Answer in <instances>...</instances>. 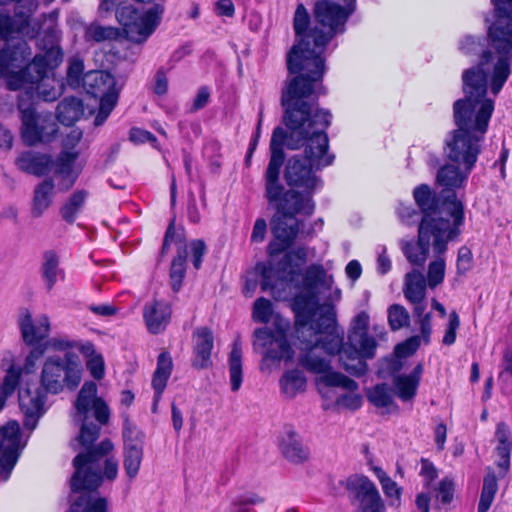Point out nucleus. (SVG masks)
I'll list each match as a JSON object with an SVG mask.
<instances>
[{
	"mask_svg": "<svg viewBox=\"0 0 512 512\" xmlns=\"http://www.w3.org/2000/svg\"><path fill=\"white\" fill-rule=\"evenodd\" d=\"M298 79L281 91L283 124L272 133L270 158L263 176L265 198L284 217L310 216L315 204L312 193L321 183L314 170L331 165L326 129L331 123L329 110L319 107L313 83Z\"/></svg>",
	"mask_w": 512,
	"mask_h": 512,
	"instance_id": "f257e3e1",
	"label": "nucleus"
},
{
	"mask_svg": "<svg viewBox=\"0 0 512 512\" xmlns=\"http://www.w3.org/2000/svg\"><path fill=\"white\" fill-rule=\"evenodd\" d=\"M96 393L97 385L92 381L85 382L75 402L74 419L81 423L78 440L88 449L73 459L72 502L67 512H107V500L98 495L97 489L103 481L100 461L114 446L109 439L92 446L100 436L101 425L107 424L110 417L107 404L96 397Z\"/></svg>",
	"mask_w": 512,
	"mask_h": 512,
	"instance_id": "f03ea898",
	"label": "nucleus"
},
{
	"mask_svg": "<svg viewBox=\"0 0 512 512\" xmlns=\"http://www.w3.org/2000/svg\"><path fill=\"white\" fill-rule=\"evenodd\" d=\"M318 295V291L305 289L293 299L295 334L301 351L298 362L308 372L321 374L319 380L325 386L355 391L357 382L340 372L331 371L330 360L316 353L319 348L335 353L342 342L334 306L319 305Z\"/></svg>",
	"mask_w": 512,
	"mask_h": 512,
	"instance_id": "7ed1b4c3",
	"label": "nucleus"
},
{
	"mask_svg": "<svg viewBox=\"0 0 512 512\" xmlns=\"http://www.w3.org/2000/svg\"><path fill=\"white\" fill-rule=\"evenodd\" d=\"M342 6L332 0H318L314 4V26L301 42L292 46L287 54V70L290 77L284 83L289 86L298 79L302 83H313L314 95H324L322 79L325 64L322 57L331 39L345 31V24L355 11V0H346Z\"/></svg>",
	"mask_w": 512,
	"mask_h": 512,
	"instance_id": "20e7f679",
	"label": "nucleus"
},
{
	"mask_svg": "<svg viewBox=\"0 0 512 512\" xmlns=\"http://www.w3.org/2000/svg\"><path fill=\"white\" fill-rule=\"evenodd\" d=\"M464 98L453 104V118L457 128L475 133L478 123L484 121L483 136L488 130L494 111V98L488 97V82L480 67H470L462 73Z\"/></svg>",
	"mask_w": 512,
	"mask_h": 512,
	"instance_id": "39448f33",
	"label": "nucleus"
},
{
	"mask_svg": "<svg viewBox=\"0 0 512 512\" xmlns=\"http://www.w3.org/2000/svg\"><path fill=\"white\" fill-rule=\"evenodd\" d=\"M493 11L486 17L489 43L497 55L491 72V93L495 98L511 74L512 0H491Z\"/></svg>",
	"mask_w": 512,
	"mask_h": 512,
	"instance_id": "423d86ee",
	"label": "nucleus"
},
{
	"mask_svg": "<svg viewBox=\"0 0 512 512\" xmlns=\"http://www.w3.org/2000/svg\"><path fill=\"white\" fill-rule=\"evenodd\" d=\"M413 197L422 213L420 222L429 219L437 226L443 222L445 231H448V239L458 238L464 225L465 213L464 204L457 199L456 192L442 189L436 194L428 185L421 184L414 189Z\"/></svg>",
	"mask_w": 512,
	"mask_h": 512,
	"instance_id": "0eeeda50",
	"label": "nucleus"
},
{
	"mask_svg": "<svg viewBox=\"0 0 512 512\" xmlns=\"http://www.w3.org/2000/svg\"><path fill=\"white\" fill-rule=\"evenodd\" d=\"M59 35L56 25L51 23L44 30V36L38 45L43 53L34 56L33 60L24 67L20 73L12 75L9 86L13 89L20 88L26 80L35 82L43 78L49 69L57 67L63 58V53L58 45Z\"/></svg>",
	"mask_w": 512,
	"mask_h": 512,
	"instance_id": "6e6552de",
	"label": "nucleus"
},
{
	"mask_svg": "<svg viewBox=\"0 0 512 512\" xmlns=\"http://www.w3.org/2000/svg\"><path fill=\"white\" fill-rule=\"evenodd\" d=\"M82 377V367L79 357L71 352H66L63 357L50 356L42 367L40 385L51 394H58L67 388L75 390Z\"/></svg>",
	"mask_w": 512,
	"mask_h": 512,
	"instance_id": "1a4fd4ad",
	"label": "nucleus"
},
{
	"mask_svg": "<svg viewBox=\"0 0 512 512\" xmlns=\"http://www.w3.org/2000/svg\"><path fill=\"white\" fill-rule=\"evenodd\" d=\"M436 225L429 219L419 223L418 239L416 242H405L402 251L409 263L413 266L423 267L432 247L434 255L444 254L447 251L448 242L455 239H448V231L443 225Z\"/></svg>",
	"mask_w": 512,
	"mask_h": 512,
	"instance_id": "9d476101",
	"label": "nucleus"
},
{
	"mask_svg": "<svg viewBox=\"0 0 512 512\" xmlns=\"http://www.w3.org/2000/svg\"><path fill=\"white\" fill-rule=\"evenodd\" d=\"M484 124V121L480 120L474 134L456 128L445 139L444 151L447 158L462 166L467 172L473 170L481 153V145L485 138L483 136Z\"/></svg>",
	"mask_w": 512,
	"mask_h": 512,
	"instance_id": "9b49d317",
	"label": "nucleus"
},
{
	"mask_svg": "<svg viewBox=\"0 0 512 512\" xmlns=\"http://www.w3.org/2000/svg\"><path fill=\"white\" fill-rule=\"evenodd\" d=\"M32 94L26 91L18 98L21 113V136L25 144L32 146L38 142L48 141L57 132V124L51 114H38L31 102Z\"/></svg>",
	"mask_w": 512,
	"mask_h": 512,
	"instance_id": "f8f14e48",
	"label": "nucleus"
},
{
	"mask_svg": "<svg viewBox=\"0 0 512 512\" xmlns=\"http://www.w3.org/2000/svg\"><path fill=\"white\" fill-rule=\"evenodd\" d=\"M24 448L17 421H9L0 427V477L7 481Z\"/></svg>",
	"mask_w": 512,
	"mask_h": 512,
	"instance_id": "ddd939ff",
	"label": "nucleus"
},
{
	"mask_svg": "<svg viewBox=\"0 0 512 512\" xmlns=\"http://www.w3.org/2000/svg\"><path fill=\"white\" fill-rule=\"evenodd\" d=\"M346 489L354 501L358 502L359 512H385V504L376 485L364 475H351L346 480Z\"/></svg>",
	"mask_w": 512,
	"mask_h": 512,
	"instance_id": "4468645a",
	"label": "nucleus"
},
{
	"mask_svg": "<svg viewBox=\"0 0 512 512\" xmlns=\"http://www.w3.org/2000/svg\"><path fill=\"white\" fill-rule=\"evenodd\" d=\"M281 217H274L271 221L272 233L274 240L268 245V253L270 256H277L286 251L295 241L298 235L309 236L313 233V228L305 229L303 220L296 219L294 224L289 225L284 216L277 213ZM293 216L292 218H294Z\"/></svg>",
	"mask_w": 512,
	"mask_h": 512,
	"instance_id": "2eb2a0df",
	"label": "nucleus"
},
{
	"mask_svg": "<svg viewBox=\"0 0 512 512\" xmlns=\"http://www.w3.org/2000/svg\"><path fill=\"white\" fill-rule=\"evenodd\" d=\"M48 393L41 385L34 388L27 386L19 389V407L24 417L23 425L26 429L34 430L39 419L45 414Z\"/></svg>",
	"mask_w": 512,
	"mask_h": 512,
	"instance_id": "dca6fc26",
	"label": "nucleus"
},
{
	"mask_svg": "<svg viewBox=\"0 0 512 512\" xmlns=\"http://www.w3.org/2000/svg\"><path fill=\"white\" fill-rule=\"evenodd\" d=\"M339 333L342 334V342L337 352L329 353L319 348L316 353L320 356L321 352L325 353L327 356L339 355L341 366L347 373L356 377L363 376L368 369V365L365 359L370 358L364 354L362 347H359V345L350 344L347 342L344 343V331L342 329H339ZM324 358L326 357L324 356Z\"/></svg>",
	"mask_w": 512,
	"mask_h": 512,
	"instance_id": "f3484780",
	"label": "nucleus"
},
{
	"mask_svg": "<svg viewBox=\"0 0 512 512\" xmlns=\"http://www.w3.org/2000/svg\"><path fill=\"white\" fill-rule=\"evenodd\" d=\"M458 49L467 57L480 58L479 63L473 67H480L488 80L490 69L486 66H488L494 59L497 60V55L492 49L488 38L484 39L479 36L465 35L460 39ZM496 62L497 61H495V63Z\"/></svg>",
	"mask_w": 512,
	"mask_h": 512,
	"instance_id": "a211bd4d",
	"label": "nucleus"
},
{
	"mask_svg": "<svg viewBox=\"0 0 512 512\" xmlns=\"http://www.w3.org/2000/svg\"><path fill=\"white\" fill-rule=\"evenodd\" d=\"M369 315L365 311L358 313L351 321L347 343L359 345L369 358L375 357L377 342L368 335Z\"/></svg>",
	"mask_w": 512,
	"mask_h": 512,
	"instance_id": "6ab92c4d",
	"label": "nucleus"
},
{
	"mask_svg": "<svg viewBox=\"0 0 512 512\" xmlns=\"http://www.w3.org/2000/svg\"><path fill=\"white\" fill-rule=\"evenodd\" d=\"M31 55L30 48L26 42L19 43L16 47H4L0 50V78H6L7 87L10 90L16 91L20 88H11L9 80L12 75L20 73L24 70L15 71L21 64Z\"/></svg>",
	"mask_w": 512,
	"mask_h": 512,
	"instance_id": "aec40b11",
	"label": "nucleus"
},
{
	"mask_svg": "<svg viewBox=\"0 0 512 512\" xmlns=\"http://www.w3.org/2000/svg\"><path fill=\"white\" fill-rule=\"evenodd\" d=\"M114 77L107 71L93 70L85 73L83 77V88L87 94L93 97H99L100 100L108 95H113L118 99Z\"/></svg>",
	"mask_w": 512,
	"mask_h": 512,
	"instance_id": "412c9836",
	"label": "nucleus"
},
{
	"mask_svg": "<svg viewBox=\"0 0 512 512\" xmlns=\"http://www.w3.org/2000/svg\"><path fill=\"white\" fill-rule=\"evenodd\" d=\"M19 328L22 338L27 345L38 344L49 335V317L42 314L33 320L32 315L26 311L19 320Z\"/></svg>",
	"mask_w": 512,
	"mask_h": 512,
	"instance_id": "4be33fe9",
	"label": "nucleus"
},
{
	"mask_svg": "<svg viewBox=\"0 0 512 512\" xmlns=\"http://www.w3.org/2000/svg\"><path fill=\"white\" fill-rule=\"evenodd\" d=\"M193 340V367L197 369H207L211 367V353L214 346L212 331L207 327L198 328L193 334Z\"/></svg>",
	"mask_w": 512,
	"mask_h": 512,
	"instance_id": "5701e85b",
	"label": "nucleus"
},
{
	"mask_svg": "<svg viewBox=\"0 0 512 512\" xmlns=\"http://www.w3.org/2000/svg\"><path fill=\"white\" fill-rule=\"evenodd\" d=\"M171 307L169 304L154 300L144 307L143 317L150 333L158 334L165 330L170 321Z\"/></svg>",
	"mask_w": 512,
	"mask_h": 512,
	"instance_id": "b1692460",
	"label": "nucleus"
},
{
	"mask_svg": "<svg viewBox=\"0 0 512 512\" xmlns=\"http://www.w3.org/2000/svg\"><path fill=\"white\" fill-rule=\"evenodd\" d=\"M53 161L48 154H44L34 150L22 152L15 160V164L19 170L34 176L45 175Z\"/></svg>",
	"mask_w": 512,
	"mask_h": 512,
	"instance_id": "393cba45",
	"label": "nucleus"
},
{
	"mask_svg": "<svg viewBox=\"0 0 512 512\" xmlns=\"http://www.w3.org/2000/svg\"><path fill=\"white\" fill-rule=\"evenodd\" d=\"M495 438L497 440L495 452L499 457L496 465L502 471L504 476L510 469V458L512 452V432L505 422H499L497 424Z\"/></svg>",
	"mask_w": 512,
	"mask_h": 512,
	"instance_id": "a878e982",
	"label": "nucleus"
},
{
	"mask_svg": "<svg viewBox=\"0 0 512 512\" xmlns=\"http://www.w3.org/2000/svg\"><path fill=\"white\" fill-rule=\"evenodd\" d=\"M55 197V184L53 179L46 178L34 188L31 215L33 218L41 217L51 206Z\"/></svg>",
	"mask_w": 512,
	"mask_h": 512,
	"instance_id": "bb28decb",
	"label": "nucleus"
},
{
	"mask_svg": "<svg viewBox=\"0 0 512 512\" xmlns=\"http://www.w3.org/2000/svg\"><path fill=\"white\" fill-rule=\"evenodd\" d=\"M422 372L423 366L422 364H418L414 367L410 374H399L394 376L393 385L395 387L397 396L402 401H410L415 397L421 380Z\"/></svg>",
	"mask_w": 512,
	"mask_h": 512,
	"instance_id": "cd10ccee",
	"label": "nucleus"
},
{
	"mask_svg": "<svg viewBox=\"0 0 512 512\" xmlns=\"http://www.w3.org/2000/svg\"><path fill=\"white\" fill-rule=\"evenodd\" d=\"M332 275H328L320 264H312L305 270L303 285L306 290L318 291L331 290L333 285Z\"/></svg>",
	"mask_w": 512,
	"mask_h": 512,
	"instance_id": "c85d7f7f",
	"label": "nucleus"
},
{
	"mask_svg": "<svg viewBox=\"0 0 512 512\" xmlns=\"http://www.w3.org/2000/svg\"><path fill=\"white\" fill-rule=\"evenodd\" d=\"M279 385L282 394L288 399H293L298 394L305 392L307 379L301 370L291 369L283 373Z\"/></svg>",
	"mask_w": 512,
	"mask_h": 512,
	"instance_id": "c756f323",
	"label": "nucleus"
},
{
	"mask_svg": "<svg viewBox=\"0 0 512 512\" xmlns=\"http://www.w3.org/2000/svg\"><path fill=\"white\" fill-rule=\"evenodd\" d=\"M469 174L464 168L461 171L458 166L446 164L438 170L436 179L443 189L455 192V189L463 186Z\"/></svg>",
	"mask_w": 512,
	"mask_h": 512,
	"instance_id": "7c9ffc66",
	"label": "nucleus"
},
{
	"mask_svg": "<svg viewBox=\"0 0 512 512\" xmlns=\"http://www.w3.org/2000/svg\"><path fill=\"white\" fill-rule=\"evenodd\" d=\"M26 20H20L14 14V17L7 13L0 12V37L7 40L14 34L35 38V30H28Z\"/></svg>",
	"mask_w": 512,
	"mask_h": 512,
	"instance_id": "2f4dec72",
	"label": "nucleus"
},
{
	"mask_svg": "<svg viewBox=\"0 0 512 512\" xmlns=\"http://www.w3.org/2000/svg\"><path fill=\"white\" fill-rule=\"evenodd\" d=\"M427 282L424 274L414 269L405 275L403 293L408 301L424 300Z\"/></svg>",
	"mask_w": 512,
	"mask_h": 512,
	"instance_id": "473e14b6",
	"label": "nucleus"
},
{
	"mask_svg": "<svg viewBox=\"0 0 512 512\" xmlns=\"http://www.w3.org/2000/svg\"><path fill=\"white\" fill-rule=\"evenodd\" d=\"M83 113V103L77 97H66L57 106V119L66 126L73 125Z\"/></svg>",
	"mask_w": 512,
	"mask_h": 512,
	"instance_id": "72a5a7b5",
	"label": "nucleus"
},
{
	"mask_svg": "<svg viewBox=\"0 0 512 512\" xmlns=\"http://www.w3.org/2000/svg\"><path fill=\"white\" fill-rule=\"evenodd\" d=\"M78 156L77 151L63 150L55 160V173L67 179V183L64 184L65 190L70 189L77 179V174H73L72 170Z\"/></svg>",
	"mask_w": 512,
	"mask_h": 512,
	"instance_id": "f704fd0d",
	"label": "nucleus"
},
{
	"mask_svg": "<svg viewBox=\"0 0 512 512\" xmlns=\"http://www.w3.org/2000/svg\"><path fill=\"white\" fill-rule=\"evenodd\" d=\"M88 196L89 192L87 190L80 189L73 192L64 202L59 213L66 223L73 224L76 221V218L82 211Z\"/></svg>",
	"mask_w": 512,
	"mask_h": 512,
	"instance_id": "c9c22d12",
	"label": "nucleus"
},
{
	"mask_svg": "<svg viewBox=\"0 0 512 512\" xmlns=\"http://www.w3.org/2000/svg\"><path fill=\"white\" fill-rule=\"evenodd\" d=\"M22 367L11 365L7 370L3 381L0 383V412L6 405L7 400L15 393L22 376Z\"/></svg>",
	"mask_w": 512,
	"mask_h": 512,
	"instance_id": "e433bc0d",
	"label": "nucleus"
},
{
	"mask_svg": "<svg viewBox=\"0 0 512 512\" xmlns=\"http://www.w3.org/2000/svg\"><path fill=\"white\" fill-rule=\"evenodd\" d=\"M229 375L231 390L236 392L240 389L242 384V347L241 343L236 340L233 343L232 350L228 359Z\"/></svg>",
	"mask_w": 512,
	"mask_h": 512,
	"instance_id": "4c0bfd02",
	"label": "nucleus"
},
{
	"mask_svg": "<svg viewBox=\"0 0 512 512\" xmlns=\"http://www.w3.org/2000/svg\"><path fill=\"white\" fill-rule=\"evenodd\" d=\"M16 2L18 5L15 7V15L20 20H26L28 30H35V37H37L41 31L42 21L41 19H31V16L38 8V1L21 0Z\"/></svg>",
	"mask_w": 512,
	"mask_h": 512,
	"instance_id": "58836bf2",
	"label": "nucleus"
},
{
	"mask_svg": "<svg viewBox=\"0 0 512 512\" xmlns=\"http://www.w3.org/2000/svg\"><path fill=\"white\" fill-rule=\"evenodd\" d=\"M187 247L178 249L177 256L173 259L170 267V285L174 292L181 289L186 274Z\"/></svg>",
	"mask_w": 512,
	"mask_h": 512,
	"instance_id": "ea45409f",
	"label": "nucleus"
},
{
	"mask_svg": "<svg viewBox=\"0 0 512 512\" xmlns=\"http://www.w3.org/2000/svg\"><path fill=\"white\" fill-rule=\"evenodd\" d=\"M144 454V447L123 446V466L127 476L133 479L137 476Z\"/></svg>",
	"mask_w": 512,
	"mask_h": 512,
	"instance_id": "a19ab883",
	"label": "nucleus"
},
{
	"mask_svg": "<svg viewBox=\"0 0 512 512\" xmlns=\"http://www.w3.org/2000/svg\"><path fill=\"white\" fill-rule=\"evenodd\" d=\"M498 490L497 477L494 472L489 471L484 479L481 490L477 512H487L493 503Z\"/></svg>",
	"mask_w": 512,
	"mask_h": 512,
	"instance_id": "79ce46f5",
	"label": "nucleus"
},
{
	"mask_svg": "<svg viewBox=\"0 0 512 512\" xmlns=\"http://www.w3.org/2000/svg\"><path fill=\"white\" fill-rule=\"evenodd\" d=\"M42 277L45 280L46 287L51 290L57 282L59 272V256L54 250H48L43 255Z\"/></svg>",
	"mask_w": 512,
	"mask_h": 512,
	"instance_id": "37998d69",
	"label": "nucleus"
},
{
	"mask_svg": "<svg viewBox=\"0 0 512 512\" xmlns=\"http://www.w3.org/2000/svg\"><path fill=\"white\" fill-rule=\"evenodd\" d=\"M282 453L287 460L295 464L303 463L309 457L308 449L295 439L293 434L283 441Z\"/></svg>",
	"mask_w": 512,
	"mask_h": 512,
	"instance_id": "c03bdc74",
	"label": "nucleus"
},
{
	"mask_svg": "<svg viewBox=\"0 0 512 512\" xmlns=\"http://www.w3.org/2000/svg\"><path fill=\"white\" fill-rule=\"evenodd\" d=\"M265 357L272 360H291L293 351L286 339V337L278 333L274 341L268 346Z\"/></svg>",
	"mask_w": 512,
	"mask_h": 512,
	"instance_id": "a18cd8bd",
	"label": "nucleus"
},
{
	"mask_svg": "<svg viewBox=\"0 0 512 512\" xmlns=\"http://www.w3.org/2000/svg\"><path fill=\"white\" fill-rule=\"evenodd\" d=\"M374 472L382 486V490L385 496L391 499L390 505H399L401 497V488L398 486V484L395 481H393L385 473L383 469L376 467L374 469Z\"/></svg>",
	"mask_w": 512,
	"mask_h": 512,
	"instance_id": "49530a36",
	"label": "nucleus"
},
{
	"mask_svg": "<svg viewBox=\"0 0 512 512\" xmlns=\"http://www.w3.org/2000/svg\"><path fill=\"white\" fill-rule=\"evenodd\" d=\"M308 250L306 247H296L283 256L280 261V265L283 270H287L289 275H294L296 272L295 268H300L307 260Z\"/></svg>",
	"mask_w": 512,
	"mask_h": 512,
	"instance_id": "de8ad7c7",
	"label": "nucleus"
},
{
	"mask_svg": "<svg viewBox=\"0 0 512 512\" xmlns=\"http://www.w3.org/2000/svg\"><path fill=\"white\" fill-rule=\"evenodd\" d=\"M455 484L449 478H444L440 481L438 487L433 490V497L437 509L449 505L454 498Z\"/></svg>",
	"mask_w": 512,
	"mask_h": 512,
	"instance_id": "09e8293b",
	"label": "nucleus"
},
{
	"mask_svg": "<svg viewBox=\"0 0 512 512\" xmlns=\"http://www.w3.org/2000/svg\"><path fill=\"white\" fill-rule=\"evenodd\" d=\"M264 498L256 493L248 492L235 497L230 506V512H255L254 505L262 504Z\"/></svg>",
	"mask_w": 512,
	"mask_h": 512,
	"instance_id": "8fccbe9b",
	"label": "nucleus"
},
{
	"mask_svg": "<svg viewBox=\"0 0 512 512\" xmlns=\"http://www.w3.org/2000/svg\"><path fill=\"white\" fill-rule=\"evenodd\" d=\"M436 259L430 262L427 273V284L430 288H435L441 284L445 276V259L443 254L435 255Z\"/></svg>",
	"mask_w": 512,
	"mask_h": 512,
	"instance_id": "3c124183",
	"label": "nucleus"
},
{
	"mask_svg": "<svg viewBox=\"0 0 512 512\" xmlns=\"http://www.w3.org/2000/svg\"><path fill=\"white\" fill-rule=\"evenodd\" d=\"M118 37V30L114 27H104L98 24H91L85 32L87 41H95L97 43L113 40Z\"/></svg>",
	"mask_w": 512,
	"mask_h": 512,
	"instance_id": "603ef678",
	"label": "nucleus"
},
{
	"mask_svg": "<svg viewBox=\"0 0 512 512\" xmlns=\"http://www.w3.org/2000/svg\"><path fill=\"white\" fill-rule=\"evenodd\" d=\"M122 436L124 442L123 446L144 447V433L128 418L124 420Z\"/></svg>",
	"mask_w": 512,
	"mask_h": 512,
	"instance_id": "864d4df0",
	"label": "nucleus"
},
{
	"mask_svg": "<svg viewBox=\"0 0 512 512\" xmlns=\"http://www.w3.org/2000/svg\"><path fill=\"white\" fill-rule=\"evenodd\" d=\"M46 75H47V73L43 76V78H41L40 80L35 81V82H30V81L26 80L25 82H23V85L20 87V89H22V88L33 89V85H36V87H35L36 94L38 95L39 98H41L42 100L47 101V102L56 100L61 95V91L55 87H50L49 89L47 88L48 85L44 82Z\"/></svg>",
	"mask_w": 512,
	"mask_h": 512,
	"instance_id": "5fc2aeb1",
	"label": "nucleus"
},
{
	"mask_svg": "<svg viewBox=\"0 0 512 512\" xmlns=\"http://www.w3.org/2000/svg\"><path fill=\"white\" fill-rule=\"evenodd\" d=\"M410 316L408 311L399 304H393L388 308V323L393 331L409 325Z\"/></svg>",
	"mask_w": 512,
	"mask_h": 512,
	"instance_id": "6e6d98bb",
	"label": "nucleus"
},
{
	"mask_svg": "<svg viewBox=\"0 0 512 512\" xmlns=\"http://www.w3.org/2000/svg\"><path fill=\"white\" fill-rule=\"evenodd\" d=\"M310 24V16L305 8V6L300 3L297 5L294 19H293V28L295 31L296 36H300L301 39L299 42H301L304 38L307 37V35L310 34V31L308 32V27Z\"/></svg>",
	"mask_w": 512,
	"mask_h": 512,
	"instance_id": "4d7b16f0",
	"label": "nucleus"
},
{
	"mask_svg": "<svg viewBox=\"0 0 512 512\" xmlns=\"http://www.w3.org/2000/svg\"><path fill=\"white\" fill-rule=\"evenodd\" d=\"M368 399L378 408L388 407L392 403L391 390L385 383L377 384L369 391Z\"/></svg>",
	"mask_w": 512,
	"mask_h": 512,
	"instance_id": "13d9d810",
	"label": "nucleus"
},
{
	"mask_svg": "<svg viewBox=\"0 0 512 512\" xmlns=\"http://www.w3.org/2000/svg\"><path fill=\"white\" fill-rule=\"evenodd\" d=\"M84 71V63L80 58H71L69 60V66L67 69V84L73 88H79L83 86V74Z\"/></svg>",
	"mask_w": 512,
	"mask_h": 512,
	"instance_id": "bf43d9fd",
	"label": "nucleus"
},
{
	"mask_svg": "<svg viewBox=\"0 0 512 512\" xmlns=\"http://www.w3.org/2000/svg\"><path fill=\"white\" fill-rule=\"evenodd\" d=\"M499 380L505 384L509 391H512V348L508 347L503 353Z\"/></svg>",
	"mask_w": 512,
	"mask_h": 512,
	"instance_id": "052dcab7",
	"label": "nucleus"
},
{
	"mask_svg": "<svg viewBox=\"0 0 512 512\" xmlns=\"http://www.w3.org/2000/svg\"><path fill=\"white\" fill-rule=\"evenodd\" d=\"M272 313V304L268 299L260 297L255 301L253 306L254 320L266 324L270 321Z\"/></svg>",
	"mask_w": 512,
	"mask_h": 512,
	"instance_id": "680f3d73",
	"label": "nucleus"
},
{
	"mask_svg": "<svg viewBox=\"0 0 512 512\" xmlns=\"http://www.w3.org/2000/svg\"><path fill=\"white\" fill-rule=\"evenodd\" d=\"M460 326V319L456 311H452L449 314V321L445 331V335L442 339L444 345L450 346L455 343L456 332Z\"/></svg>",
	"mask_w": 512,
	"mask_h": 512,
	"instance_id": "e2e57ef3",
	"label": "nucleus"
},
{
	"mask_svg": "<svg viewBox=\"0 0 512 512\" xmlns=\"http://www.w3.org/2000/svg\"><path fill=\"white\" fill-rule=\"evenodd\" d=\"M117 100L113 95H108L106 98L100 100L99 112L95 117V124L101 125L105 122L113 108L115 107Z\"/></svg>",
	"mask_w": 512,
	"mask_h": 512,
	"instance_id": "0e129e2a",
	"label": "nucleus"
},
{
	"mask_svg": "<svg viewBox=\"0 0 512 512\" xmlns=\"http://www.w3.org/2000/svg\"><path fill=\"white\" fill-rule=\"evenodd\" d=\"M472 264V253L471 250L466 247L462 246L458 251L457 256V271L459 274L466 273L470 268Z\"/></svg>",
	"mask_w": 512,
	"mask_h": 512,
	"instance_id": "69168bd1",
	"label": "nucleus"
},
{
	"mask_svg": "<svg viewBox=\"0 0 512 512\" xmlns=\"http://www.w3.org/2000/svg\"><path fill=\"white\" fill-rule=\"evenodd\" d=\"M86 367L91 375L100 380L104 376V360L100 354H97L86 361Z\"/></svg>",
	"mask_w": 512,
	"mask_h": 512,
	"instance_id": "338daca9",
	"label": "nucleus"
},
{
	"mask_svg": "<svg viewBox=\"0 0 512 512\" xmlns=\"http://www.w3.org/2000/svg\"><path fill=\"white\" fill-rule=\"evenodd\" d=\"M420 475L423 477L425 486H429L438 477L434 464L424 458L421 459Z\"/></svg>",
	"mask_w": 512,
	"mask_h": 512,
	"instance_id": "774afa93",
	"label": "nucleus"
}]
</instances>
